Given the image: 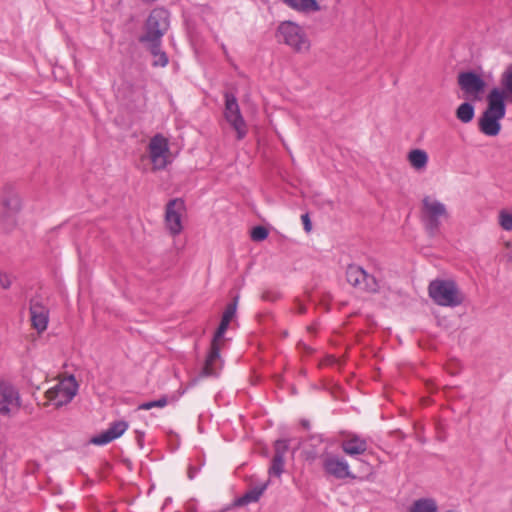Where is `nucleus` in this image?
<instances>
[{
	"instance_id": "nucleus-12",
	"label": "nucleus",
	"mask_w": 512,
	"mask_h": 512,
	"mask_svg": "<svg viewBox=\"0 0 512 512\" xmlns=\"http://www.w3.org/2000/svg\"><path fill=\"white\" fill-rule=\"evenodd\" d=\"M224 336V313H222L220 317V322L217 328V331L213 337L211 342V349L209 354L207 355L204 367L202 369V376H215L218 377L220 375V371L215 368V363L220 358V342L222 337Z\"/></svg>"
},
{
	"instance_id": "nucleus-17",
	"label": "nucleus",
	"mask_w": 512,
	"mask_h": 512,
	"mask_svg": "<svg viewBox=\"0 0 512 512\" xmlns=\"http://www.w3.org/2000/svg\"><path fill=\"white\" fill-rule=\"evenodd\" d=\"M146 44L148 50L150 51L151 55L153 56V67H166L169 63V58L161 49L162 41H153V42H143Z\"/></svg>"
},
{
	"instance_id": "nucleus-3",
	"label": "nucleus",
	"mask_w": 512,
	"mask_h": 512,
	"mask_svg": "<svg viewBox=\"0 0 512 512\" xmlns=\"http://www.w3.org/2000/svg\"><path fill=\"white\" fill-rule=\"evenodd\" d=\"M430 298L439 306L457 307L464 301V296L457 284L452 280L436 279L428 286Z\"/></svg>"
},
{
	"instance_id": "nucleus-32",
	"label": "nucleus",
	"mask_w": 512,
	"mask_h": 512,
	"mask_svg": "<svg viewBox=\"0 0 512 512\" xmlns=\"http://www.w3.org/2000/svg\"><path fill=\"white\" fill-rule=\"evenodd\" d=\"M501 84L504 88L502 90L505 92V95H512V70L509 69L503 73L501 78Z\"/></svg>"
},
{
	"instance_id": "nucleus-9",
	"label": "nucleus",
	"mask_w": 512,
	"mask_h": 512,
	"mask_svg": "<svg viewBox=\"0 0 512 512\" xmlns=\"http://www.w3.org/2000/svg\"><path fill=\"white\" fill-rule=\"evenodd\" d=\"M149 158L154 170H163L168 164L169 142L162 134L154 135L148 144Z\"/></svg>"
},
{
	"instance_id": "nucleus-11",
	"label": "nucleus",
	"mask_w": 512,
	"mask_h": 512,
	"mask_svg": "<svg viewBox=\"0 0 512 512\" xmlns=\"http://www.w3.org/2000/svg\"><path fill=\"white\" fill-rule=\"evenodd\" d=\"M458 85L467 99L480 100L485 90V81L473 71L461 72L457 77Z\"/></svg>"
},
{
	"instance_id": "nucleus-40",
	"label": "nucleus",
	"mask_w": 512,
	"mask_h": 512,
	"mask_svg": "<svg viewBox=\"0 0 512 512\" xmlns=\"http://www.w3.org/2000/svg\"><path fill=\"white\" fill-rule=\"evenodd\" d=\"M308 458L315 459V454L309 455Z\"/></svg>"
},
{
	"instance_id": "nucleus-14",
	"label": "nucleus",
	"mask_w": 512,
	"mask_h": 512,
	"mask_svg": "<svg viewBox=\"0 0 512 512\" xmlns=\"http://www.w3.org/2000/svg\"><path fill=\"white\" fill-rule=\"evenodd\" d=\"M30 320L32 327L38 333L44 332L49 323V309L40 296L31 298L29 303Z\"/></svg>"
},
{
	"instance_id": "nucleus-26",
	"label": "nucleus",
	"mask_w": 512,
	"mask_h": 512,
	"mask_svg": "<svg viewBox=\"0 0 512 512\" xmlns=\"http://www.w3.org/2000/svg\"><path fill=\"white\" fill-rule=\"evenodd\" d=\"M185 510L186 512H224V507L219 505L217 508L211 509L206 505L202 510H200L198 501L192 498L185 503Z\"/></svg>"
},
{
	"instance_id": "nucleus-31",
	"label": "nucleus",
	"mask_w": 512,
	"mask_h": 512,
	"mask_svg": "<svg viewBox=\"0 0 512 512\" xmlns=\"http://www.w3.org/2000/svg\"><path fill=\"white\" fill-rule=\"evenodd\" d=\"M268 229L264 226H255L251 230V239L256 242H260L265 240L268 237Z\"/></svg>"
},
{
	"instance_id": "nucleus-1",
	"label": "nucleus",
	"mask_w": 512,
	"mask_h": 512,
	"mask_svg": "<svg viewBox=\"0 0 512 512\" xmlns=\"http://www.w3.org/2000/svg\"><path fill=\"white\" fill-rule=\"evenodd\" d=\"M506 95L500 88H493L487 95V107L479 118V129L487 136H496L501 130L500 120L506 114Z\"/></svg>"
},
{
	"instance_id": "nucleus-37",
	"label": "nucleus",
	"mask_w": 512,
	"mask_h": 512,
	"mask_svg": "<svg viewBox=\"0 0 512 512\" xmlns=\"http://www.w3.org/2000/svg\"><path fill=\"white\" fill-rule=\"evenodd\" d=\"M143 438H144V434L143 433H139L138 436H137V441L139 442V445L141 447H142Z\"/></svg>"
},
{
	"instance_id": "nucleus-15",
	"label": "nucleus",
	"mask_w": 512,
	"mask_h": 512,
	"mask_svg": "<svg viewBox=\"0 0 512 512\" xmlns=\"http://www.w3.org/2000/svg\"><path fill=\"white\" fill-rule=\"evenodd\" d=\"M325 472L336 479L354 478L348 462L335 455H328L323 460Z\"/></svg>"
},
{
	"instance_id": "nucleus-5",
	"label": "nucleus",
	"mask_w": 512,
	"mask_h": 512,
	"mask_svg": "<svg viewBox=\"0 0 512 512\" xmlns=\"http://www.w3.org/2000/svg\"><path fill=\"white\" fill-rule=\"evenodd\" d=\"M170 26V13L167 9L158 7L153 9L145 23V33L139 38L141 43L162 41Z\"/></svg>"
},
{
	"instance_id": "nucleus-24",
	"label": "nucleus",
	"mask_w": 512,
	"mask_h": 512,
	"mask_svg": "<svg viewBox=\"0 0 512 512\" xmlns=\"http://www.w3.org/2000/svg\"><path fill=\"white\" fill-rule=\"evenodd\" d=\"M204 456L201 453H197L194 457L190 459L188 464L187 476L190 480H193L201 468L204 466Z\"/></svg>"
},
{
	"instance_id": "nucleus-2",
	"label": "nucleus",
	"mask_w": 512,
	"mask_h": 512,
	"mask_svg": "<svg viewBox=\"0 0 512 512\" xmlns=\"http://www.w3.org/2000/svg\"><path fill=\"white\" fill-rule=\"evenodd\" d=\"M449 213L444 203L432 196H424L421 201L420 219L430 236H435L441 225L442 219H447Z\"/></svg>"
},
{
	"instance_id": "nucleus-21",
	"label": "nucleus",
	"mask_w": 512,
	"mask_h": 512,
	"mask_svg": "<svg viewBox=\"0 0 512 512\" xmlns=\"http://www.w3.org/2000/svg\"><path fill=\"white\" fill-rule=\"evenodd\" d=\"M3 206L5 208V216L7 219L10 214L17 213L21 208V200L17 193L10 192L3 198Z\"/></svg>"
},
{
	"instance_id": "nucleus-34",
	"label": "nucleus",
	"mask_w": 512,
	"mask_h": 512,
	"mask_svg": "<svg viewBox=\"0 0 512 512\" xmlns=\"http://www.w3.org/2000/svg\"><path fill=\"white\" fill-rule=\"evenodd\" d=\"M289 449L288 440L279 439L275 441L274 444V455H280L282 458H285V454Z\"/></svg>"
},
{
	"instance_id": "nucleus-33",
	"label": "nucleus",
	"mask_w": 512,
	"mask_h": 512,
	"mask_svg": "<svg viewBox=\"0 0 512 512\" xmlns=\"http://www.w3.org/2000/svg\"><path fill=\"white\" fill-rule=\"evenodd\" d=\"M499 224L506 231L512 230V214L504 210L500 211Z\"/></svg>"
},
{
	"instance_id": "nucleus-18",
	"label": "nucleus",
	"mask_w": 512,
	"mask_h": 512,
	"mask_svg": "<svg viewBox=\"0 0 512 512\" xmlns=\"http://www.w3.org/2000/svg\"><path fill=\"white\" fill-rule=\"evenodd\" d=\"M285 5L298 12H316L320 10L317 0H282Z\"/></svg>"
},
{
	"instance_id": "nucleus-36",
	"label": "nucleus",
	"mask_w": 512,
	"mask_h": 512,
	"mask_svg": "<svg viewBox=\"0 0 512 512\" xmlns=\"http://www.w3.org/2000/svg\"><path fill=\"white\" fill-rule=\"evenodd\" d=\"M301 219H302V222H303V225H304V230L306 232H310L311 229H312V225H311V221H310L309 215L307 213L303 214L301 216Z\"/></svg>"
},
{
	"instance_id": "nucleus-30",
	"label": "nucleus",
	"mask_w": 512,
	"mask_h": 512,
	"mask_svg": "<svg viewBox=\"0 0 512 512\" xmlns=\"http://www.w3.org/2000/svg\"><path fill=\"white\" fill-rule=\"evenodd\" d=\"M113 440V436H111L108 430H105L102 433L92 437L90 442L94 445L103 446L112 442Z\"/></svg>"
},
{
	"instance_id": "nucleus-35",
	"label": "nucleus",
	"mask_w": 512,
	"mask_h": 512,
	"mask_svg": "<svg viewBox=\"0 0 512 512\" xmlns=\"http://www.w3.org/2000/svg\"><path fill=\"white\" fill-rule=\"evenodd\" d=\"M0 285L4 289H8L11 286V280L8 274L0 272Z\"/></svg>"
},
{
	"instance_id": "nucleus-7",
	"label": "nucleus",
	"mask_w": 512,
	"mask_h": 512,
	"mask_svg": "<svg viewBox=\"0 0 512 512\" xmlns=\"http://www.w3.org/2000/svg\"><path fill=\"white\" fill-rule=\"evenodd\" d=\"M78 383L73 375L63 379L51 387L46 396L56 407H61L72 401L78 391Z\"/></svg>"
},
{
	"instance_id": "nucleus-22",
	"label": "nucleus",
	"mask_w": 512,
	"mask_h": 512,
	"mask_svg": "<svg viewBox=\"0 0 512 512\" xmlns=\"http://www.w3.org/2000/svg\"><path fill=\"white\" fill-rule=\"evenodd\" d=\"M268 486V481L254 487L253 489L246 492L241 498L238 499V505H244L252 502H256L259 500L260 496L264 493Z\"/></svg>"
},
{
	"instance_id": "nucleus-16",
	"label": "nucleus",
	"mask_w": 512,
	"mask_h": 512,
	"mask_svg": "<svg viewBox=\"0 0 512 512\" xmlns=\"http://www.w3.org/2000/svg\"><path fill=\"white\" fill-rule=\"evenodd\" d=\"M367 441L358 435H350L342 441L341 448L349 456L361 455L367 450Z\"/></svg>"
},
{
	"instance_id": "nucleus-38",
	"label": "nucleus",
	"mask_w": 512,
	"mask_h": 512,
	"mask_svg": "<svg viewBox=\"0 0 512 512\" xmlns=\"http://www.w3.org/2000/svg\"><path fill=\"white\" fill-rule=\"evenodd\" d=\"M301 425H302L304 428H306V429H308V428L310 427V424H309V421H308V420H302V421H301Z\"/></svg>"
},
{
	"instance_id": "nucleus-25",
	"label": "nucleus",
	"mask_w": 512,
	"mask_h": 512,
	"mask_svg": "<svg viewBox=\"0 0 512 512\" xmlns=\"http://www.w3.org/2000/svg\"><path fill=\"white\" fill-rule=\"evenodd\" d=\"M285 460L280 455H274L269 467L268 473L270 477H280L284 471Z\"/></svg>"
},
{
	"instance_id": "nucleus-39",
	"label": "nucleus",
	"mask_w": 512,
	"mask_h": 512,
	"mask_svg": "<svg viewBox=\"0 0 512 512\" xmlns=\"http://www.w3.org/2000/svg\"><path fill=\"white\" fill-rule=\"evenodd\" d=\"M305 311H306L305 306H304V305H302V304H299L298 312H299V313H305Z\"/></svg>"
},
{
	"instance_id": "nucleus-23",
	"label": "nucleus",
	"mask_w": 512,
	"mask_h": 512,
	"mask_svg": "<svg viewBox=\"0 0 512 512\" xmlns=\"http://www.w3.org/2000/svg\"><path fill=\"white\" fill-rule=\"evenodd\" d=\"M456 118L462 123H469L475 115V108L469 102H464L458 106L455 111Z\"/></svg>"
},
{
	"instance_id": "nucleus-20",
	"label": "nucleus",
	"mask_w": 512,
	"mask_h": 512,
	"mask_svg": "<svg viewBox=\"0 0 512 512\" xmlns=\"http://www.w3.org/2000/svg\"><path fill=\"white\" fill-rule=\"evenodd\" d=\"M409 512H438V505L433 498H419L411 504Z\"/></svg>"
},
{
	"instance_id": "nucleus-4",
	"label": "nucleus",
	"mask_w": 512,
	"mask_h": 512,
	"mask_svg": "<svg viewBox=\"0 0 512 512\" xmlns=\"http://www.w3.org/2000/svg\"><path fill=\"white\" fill-rule=\"evenodd\" d=\"M275 36L279 43L289 46L297 53H306L311 46L303 27L293 21L281 22L277 27Z\"/></svg>"
},
{
	"instance_id": "nucleus-13",
	"label": "nucleus",
	"mask_w": 512,
	"mask_h": 512,
	"mask_svg": "<svg viewBox=\"0 0 512 512\" xmlns=\"http://www.w3.org/2000/svg\"><path fill=\"white\" fill-rule=\"evenodd\" d=\"M21 406L18 390L10 383L0 381V414L7 416L15 413Z\"/></svg>"
},
{
	"instance_id": "nucleus-19",
	"label": "nucleus",
	"mask_w": 512,
	"mask_h": 512,
	"mask_svg": "<svg viewBox=\"0 0 512 512\" xmlns=\"http://www.w3.org/2000/svg\"><path fill=\"white\" fill-rule=\"evenodd\" d=\"M407 158L410 165L418 171L425 169L428 163V154L422 149L411 150Z\"/></svg>"
},
{
	"instance_id": "nucleus-27",
	"label": "nucleus",
	"mask_w": 512,
	"mask_h": 512,
	"mask_svg": "<svg viewBox=\"0 0 512 512\" xmlns=\"http://www.w3.org/2000/svg\"><path fill=\"white\" fill-rule=\"evenodd\" d=\"M232 302L226 305V329L233 321L236 313V308L239 300L238 293L231 292Z\"/></svg>"
},
{
	"instance_id": "nucleus-28",
	"label": "nucleus",
	"mask_w": 512,
	"mask_h": 512,
	"mask_svg": "<svg viewBox=\"0 0 512 512\" xmlns=\"http://www.w3.org/2000/svg\"><path fill=\"white\" fill-rule=\"evenodd\" d=\"M128 429V423L124 420L115 421L110 424L108 431L113 436L114 440L122 436Z\"/></svg>"
},
{
	"instance_id": "nucleus-29",
	"label": "nucleus",
	"mask_w": 512,
	"mask_h": 512,
	"mask_svg": "<svg viewBox=\"0 0 512 512\" xmlns=\"http://www.w3.org/2000/svg\"><path fill=\"white\" fill-rule=\"evenodd\" d=\"M168 404V399L166 396H163L157 400L144 402L139 405L138 409L140 410H150L152 408H163Z\"/></svg>"
},
{
	"instance_id": "nucleus-8",
	"label": "nucleus",
	"mask_w": 512,
	"mask_h": 512,
	"mask_svg": "<svg viewBox=\"0 0 512 512\" xmlns=\"http://www.w3.org/2000/svg\"><path fill=\"white\" fill-rule=\"evenodd\" d=\"M346 279L353 287L368 293H377L380 289L376 277L367 273L361 266L355 264L348 265L346 269Z\"/></svg>"
},
{
	"instance_id": "nucleus-10",
	"label": "nucleus",
	"mask_w": 512,
	"mask_h": 512,
	"mask_svg": "<svg viewBox=\"0 0 512 512\" xmlns=\"http://www.w3.org/2000/svg\"><path fill=\"white\" fill-rule=\"evenodd\" d=\"M185 212V202L180 198L171 199L166 204L165 226L172 235H179L182 232V217Z\"/></svg>"
},
{
	"instance_id": "nucleus-6",
	"label": "nucleus",
	"mask_w": 512,
	"mask_h": 512,
	"mask_svg": "<svg viewBox=\"0 0 512 512\" xmlns=\"http://www.w3.org/2000/svg\"><path fill=\"white\" fill-rule=\"evenodd\" d=\"M226 123L234 132L237 140H243L248 132L249 126L241 114L240 107L234 95L226 93Z\"/></svg>"
}]
</instances>
